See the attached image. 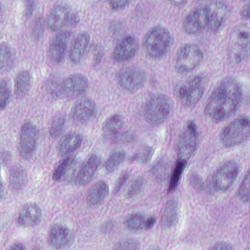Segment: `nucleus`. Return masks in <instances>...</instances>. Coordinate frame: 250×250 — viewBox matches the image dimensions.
Segmentation results:
<instances>
[{
    "instance_id": "nucleus-1",
    "label": "nucleus",
    "mask_w": 250,
    "mask_h": 250,
    "mask_svg": "<svg viewBox=\"0 0 250 250\" xmlns=\"http://www.w3.org/2000/svg\"><path fill=\"white\" fill-rule=\"evenodd\" d=\"M243 98L241 92L236 91L232 97L228 94L227 87L221 85L214 92L209 103L208 104L205 113L213 118L216 122L223 120L232 111H235L237 106L242 102Z\"/></svg>"
},
{
    "instance_id": "nucleus-2",
    "label": "nucleus",
    "mask_w": 250,
    "mask_h": 250,
    "mask_svg": "<svg viewBox=\"0 0 250 250\" xmlns=\"http://www.w3.org/2000/svg\"><path fill=\"white\" fill-rule=\"evenodd\" d=\"M170 37L163 27L154 29L146 38L145 44L150 54L156 56L162 55L169 46Z\"/></svg>"
},
{
    "instance_id": "nucleus-3",
    "label": "nucleus",
    "mask_w": 250,
    "mask_h": 250,
    "mask_svg": "<svg viewBox=\"0 0 250 250\" xmlns=\"http://www.w3.org/2000/svg\"><path fill=\"white\" fill-rule=\"evenodd\" d=\"M204 89L203 78L198 76L195 77L191 81L187 82L185 85L182 86L179 90V93L183 99H185L187 101L192 102L202 97Z\"/></svg>"
},
{
    "instance_id": "nucleus-4",
    "label": "nucleus",
    "mask_w": 250,
    "mask_h": 250,
    "mask_svg": "<svg viewBox=\"0 0 250 250\" xmlns=\"http://www.w3.org/2000/svg\"><path fill=\"white\" fill-rule=\"evenodd\" d=\"M135 42L133 37L129 36L124 39L115 50L114 58L118 61L127 60L134 56L136 50L132 47Z\"/></svg>"
},
{
    "instance_id": "nucleus-5",
    "label": "nucleus",
    "mask_w": 250,
    "mask_h": 250,
    "mask_svg": "<svg viewBox=\"0 0 250 250\" xmlns=\"http://www.w3.org/2000/svg\"><path fill=\"white\" fill-rule=\"evenodd\" d=\"M41 216V211L36 206L24 207L22 208L17 220V225L21 226L27 222H30L31 225L39 223Z\"/></svg>"
},
{
    "instance_id": "nucleus-6",
    "label": "nucleus",
    "mask_w": 250,
    "mask_h": 250,
    "mask_svg": "<svg viewBox=\"0 0 250 250\" xmlns=\"http://www.w3.org/2000/svg\"><path fill=\"white\" fill-rule=\"evenodd\" d=\"M250 125V119L249 117L243 118L235 121L232 125L226 127L224 130V135L225 137L228 136V140L233 139L235 143L240 142L239 140L240 132L234 129L236 126L238 129H243Z\"/></svg>"
},
{
    "instance_id": "nucleus-7",
    "label": "nucleus",
    "mask_w": 250,
    "mask_h": 250,
    "mask_svg": "<svg viewBox=\"0 0 250 250\" xmlns=\"http://www.w3.org/2000/svg\"><path fill=\"white\" fill-rule=\"evenodd\" d=\"M66 228L60 224H56L51 228L49 232L50 241L53 243H59L61 245H67L68 243V233Z\"/></svg>"
},
{
    "instance_id": "nucleus-8",
    "label": "nucleus",
    "mask_w": 250,
    "mask_h": 250,
    "mask_svg": "<svg viewBox=\"0 0 250 250\" xmlns=\"http://www.w3.org/2000/svg\"><path fill=\"white\" fill-rule=\"evenodd\" d=\"M213 15L209 14V10L207 8H204L199 11H196L193 14H190L187 17L188 24H192L193 27L198 28L200 24L198 21L200 20L212 21Z\"/></svg>"
},
{
    "instance_id": "nucleus-9",
    "label": "nucleus",
    "mask_w": 250,
    "mask_h": 250,
    "mask_svg": "<svg viewBox=\"0 0 250 250\" xmlns=\"http://www.w3.org/2000/svg\"><path fill=\"white\" fill-rule=\"evenodd\" d=\"M61 146L67 152H71L79 147L81 145L82 139L76 135H68L61 139Z\"/></svg>"
},
{
    "instance_id": "nucleus-10",
    "label": "nucleus",
    "mask_w": 250,
    "mask_h": 250,
    "mask_svg": "<svg viewBox=\"0 0 250 250\" xmlns=\"http://www.w3.org/2000/svg\"><path fill=\"white\" fill-rule=\"evenodd\" d=\"M186 164L184 160L179 161L176 165L175 168L172 173L171 178L169 184V190L175 189L179 184V181L181 178V174L183 173Z\"/></svg>"
},
{
    "instance_id": "nucleus-11",
    "label": "nucleus",
    "mask_w": 250,
    "mask_h": 250,
    "mask_svg": "<svg viewBox=\"0 0 250 250\" xmlns=\"http://www.w3.org/2000/svg\"><path fill=\"white\" fill-rule=\"evenodd\" d=\"M10 90L7 87V84L4 80L0 82V108H5L9 103Z\"/></svg>"
},
{
    "instance_id": "nucleus-12",
    "label": "nucleus",
    "mask_w": 250,
    "mask_h": 250,
    "mask_svg": "<svg viewBox=\"0 0 250 250\" xmlns=\"http://www.w3.org/2000/svg\"><path fill=\"white\" fill-rule=\"evenodd\" d=\"M97 197L99 199L104 198L108 194V189L107 185L105 183H102L97 188Z\"/></svg>"
},
{
    "instance_id": "nucleus-13",
    "label": "nucleus",
    "mask_w": 250,
    "mask_h": 250,
    "mask_svg": "<svg viewBox=\"0 0 250 250\" xmlns=\"http://www.w3.org/2000/svg\"><path fill=\"white\" fill-rule=\"evenodd\" d=\"M123 76L125 78V83H129L130 85H131L134 82H136L138 80V76L136 73L132 71L127 73L124 74Z\"/></svg>"
},
{
    "instance_id": "nucleus-14",
    "label": "nucleus",
    "mask_w": 250,
    "mask_h": 250,
    "mask_svg": "<svg viewBox=\"0 0 250 250\" xmlns=\"http://www.w3.org/2000/svg\"><path fill=\"white\" fill-rule=\"evenodd\" d=\"M91 160H90L87 164L88 166H86L85 167V169L86 170V172H88L89 174H90V173H93L95 172V170L97 169V165H96L95 163H93L92 165H91Z\"/></svg>"
},
{
    "instance_id": "nucleus-15",
    "label": "nucleus",
    "mask_w": 250,
    "mask_h": 250,
    "mask_svg": "<svg viewBox=\"0 0 250 250\" xmlns=\"http://www.w3.org/2000/svg\"><path fill=\"white\" fill-rule=\"evenodd\" d=\"M156 222V217H151L145 222V226L148 228H151Z\"/></svg>"
},
{
    "instance_id": "nucleus-16",
    "label": "nucleus",
    "mask_w": 250,
    "mask_h": 250,
    "mask_svg": "<svg viewBox=\"0 0 250 250\" xmlns=\"http://www.w3.org/2000/svg\"><path fill=\"white\" fill-rule=\"evenodd\" d=\"M61 167H59L58 169L57 170L52 177V179L53 180L55 181H59L61 179V177H62L63 172L62 170L61 169Z\"/></svg>"
},
{
    "instance_id": "nucleus-17",
    "label": "nucleus",
    "mask_w": 250,
    "mask_h": 250,
    "mask_svg": "<svg viewBox=\"0 0 250 250\" xmlns=\"http://www.w3.org/2000/svg\"><path fill=\"white\" fill-rule=\"evenodd\" d=\"M196 126L192 122H190L188 126V130L189 131L190 134H193L195 138L197 137V134L195 132Z\"/></svg>"
},
{
    "instance_id": "nucleus-18",
    "label": "nucleus",
    "mask_w": 250,
    "mask_h": 250,
    "mask_svg": "<svg viewBox=\"0 0 250 250\" xmlns=\"http://www.w3.org/2000/svg\"><path fill=\"white\" fill-rule=\"evenodd\" d=\"M191 47L188 45H185L184 46L181 48V56L184 58V55H188L191 50Z\"/></svg>"
},
{
    "instance_id": "nucleus-19",
    "label": "nucleus",
    "mask_w": 250,
    "mask_h": 250,
    "mask_svg": "<svg viewBox=\"0 0 250 250\" xmlns=\"http://www.w3.org/2000/svg\"><path fill=\"white\" fill-rule=\"evenodd\" d=\"M127 1V0H112L111 3L113 7H120L124 5Z\"/></svg>"
},
{
    "instance_id": "nucleus-20",
    "label": "nucleus",
    "mask_w": 250,
    "mask_h": 250,
    "mask_svg": "<svg viewBox=\"0 0 250 250\" xmlns=\"http://www.w3.org/2000/svg\"><path fill=\"white\" fill-rule=\"evenodd\" d=\"M10 250H25V247L22 244H16L11 247Z\"/></svg>"
},
{
    "instance_id": "nucleus-21",
    "label": "nucleus",
    "mask_w": 250,
    "mask_h": 250,
    "mask_svg": "<svg viewBox=\"0 0 250 250\" xmlns=\"http://www.w3.org/2000/svg\"><path fill=\"white\" fill-rule=\"evenodd\" d=\"M221 21L218 20H217L213 22V24L216 28L219 27L221 25Z\"/></svg>"
},
{
    "instance_id": "nucleus-22",
    "label": "nucleus",
    "mask_w": 250,
    "mask_h": 250,
    "mask_svg": "<svg viewBox=\"0 0 250 250\" xmlns=\"http://www.w3.org/2000/svg\"><path fill=\"white\" fill-rule=\"evenodd\" d=\"M84 170H80L79 173H78V177H80L81 179L83 178V174H84Z\"/></svg>"
},
{
    "instance_id": "nucleus-23",
    "label": "nucleus",
    "mask_w": 250,
    "mask_h": 250,
    "mask_svg": "<svg viewBox=\"0 0 250 250\" xmlns=\"http://www.w3.org/2000/svg\"><path fill=\"white\" fill-rule=\"evenodd\" d=\"M84 111H85V112L86 114H90L91 113H92L91 111L90 112H88V110H86L85 109H84Z\"/></svg>"
},
{
    "instance_id": "nucleus-24",
    "label": "nucleus",
    "mask_w": 250,
    "mask_h": 250,
    "mask_svg": "<svg viewBox=\"0 0 250 250\" xmlns=\"http://www.w3.org/2000/svg\"><path fill=\"white\" fill-rule=\"evenodd\" d=\"M179 70H180L181 72H184V71H185V70H184V69H182V67H181V66H180V68H179Z\"/></svg>"
},
{
    "instance_id": "nucleus-25",
    "label": "nucleus",
    "mask_w": 250,
    "mask_h": 250,
    "mask_svg": "<svg viewBox=\"0 0 250 250\" xmlns=\"http://www.w3.org/2000/svg\"><path fill=\"white\" fill-rule=\"evenodd\" d=\"M244 34L246 35V36H244V38H247V37H248L249 34H248V33H245Z\"/></svg>"
},
{
    "instance_id": "nucleus-26",
    "label": "nucleus",
    "mask_w": 250,
    "mask_h": 250,
    "mask_svg": "<svg viewBox=\"0 0 250 250\" xmlns=\"http://www.w3.org/2000/svg\"><path fill=\"white\" fill-rule=\"evenodd\" d=\"M85 108H86V107H85ZM87 109L88 110H89L90 111H91V112H93L92 109L91 108H89V109L88 108H87Z\"/></svg>"
},
{
    "instance_id": "nucleus-27",
    "label": "nucleus",
    "mask_w": 250,
    "mask_h": 250,
    "mask_svg": "<svg viewBox=\"0 0 250 250\" xmlns=\"http://www.w3.org/2000/svg\"><path fill=\"white\" fill-rule=\"evenodd\" d=\"M200 53V55H201V58H203V54L202 52H199Z\"/></svg>"
},
{
    "instance_id": "nucleus-28",
    "label": "nucleus",
    "mask_w": 250,
    "mask_h": 250,
    "mask_svg": "<svg viewBox=\"0 0 250 250\" xmlns=\"http://www.w3.org/2000/svg\"><path fill=\"white\" fill-rule=\"evenodd\" d=\"M78 42V40H77L76 42H75V44H77ZM75 45H76V44H75Z\"/></svg>"
},
{
    "instance_id": "nucleus-29",
    "label": "nucleus",
    "mask_w": 250,
    "mask_h": 250,
    "mask_svg": "<svg viewBox=\"0 0 250 250\" xmlns=\"http://www.w3.org/2000/svg\"><path fill=\"white\" fill-rule=\"evenodd\" d=\"M89 104V103H88V102H85V103H84V104Z\"/></svg>"
},
{
    "instance_id": "nucleus-30",
    "label": "nucleus",
    "mask_w": 250,
    "mask_h": 250,
    "mask_svg": "<svg viewBox=\"0 0 250 250\" xmlns=\"http://www.w3.org/2000/svg\"><path fill=\"white\" fill-rule=\"evenodd\" d=\"M71 82H73V79L72 78H71Z\"/></svg>"
}]
</instances>
